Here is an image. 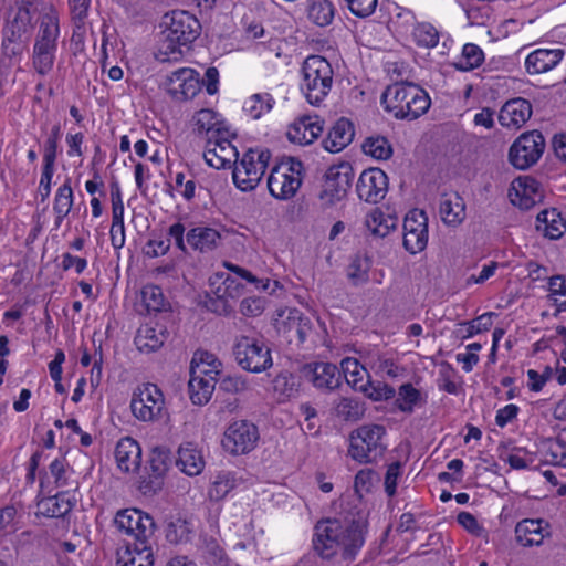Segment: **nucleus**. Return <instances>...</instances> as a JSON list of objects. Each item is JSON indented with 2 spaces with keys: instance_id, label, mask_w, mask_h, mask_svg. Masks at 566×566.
I'll return each mask as SVG.
<instances>
[{
  "instance_id": "obj_31",
  "label": "nucleus",
  "mask_w": 566,
  "mask_h": 566,
  "mask_svg": "<svg viewBox=\"0 0 566 566\" xmlns=\"http://www.w3.org/2000/svg\"><path fill=\"white\" fill-rule=\"evenodd\" d=\"M439 212L442 221L452 227H457L465 219V203L462 197L457 192L443 195L440 200Z\"/></svg>"
},
{
  "instance_id": "obj_39",
  "label": "nucleus",
  "mask_w": 566,
  "mask_h": 566,
  "mask_svg": "<svg viewBox=\"0 0 566 566\" xmlns=\"http://www.w3.org/2000/svg\"><path fill=\"white\" fill-rule=\"evenodd\" d=\"M39 505L44 515L55 518L64 517L73 507V503L66 497L65 493L44 499Z\"/></svg>"
},
{
  "instance_id": "obj_9",
  "label": "nucleus",
  "mask_w": 566,
  "mask_h": 566,
  "mask_svg": "<svg viewBox=\"0 0 566 566\" xmlns=\"http://www.w3.org/2000/svg\"><path fill=\"white\" fill-rule=\"evenodd\" d=\"M271 153L268 149H249L240 161H235L233 181L243 191L253 190L264 175Z\"/></svg>"
},
{
  "instance_id": "obj_18",
  "label": "nucleus",
  "mask_w": 566,
  "mask_h": 566,
  "mask_svg": "<svg viewBox=\"0 0 566 566\" xmlns=\"http://www.w3.org/2000/svg\"><path fill=\"white\" fill-rule=\"evenodd\" d=\"M302 377L321 390L332 391L342 385V373L332 363H312L303 366Z\"/></svg>"
},
{
  "instance_id": "obj_54",
  "label": "nucleus",
  "mask_w": 566,
  "mask_h": 566,
  "mask_svg": "<svg viewBox=\"0 0 566 566\" xmlns=\"http://www.w3.org/2000/svg\"><path fill=\"white\" fill-rule=\"evenodd\" d=\"M295 377L290 373H281L273 379V388L276 392L290 397L295 391Z\"/></svg>"
},
{
  "instance_id": "obj_29",
  "label": "nucleus",
  "mask_w": 566,
  "mask_h": 566,
  "mask_svg": "<svg viewBox=\"0 0 566 566\" xmlns=\"http://www.w3.org/2000/svg\"><path fill=\"white\" fill-rule=\"evenodd\" d=\"M221 240L220 232L209 227H196L186 234L187 244L200 253H207L217 249Z\"/></svg>"
},
{
  "instance_id": "obj_15",
  "label": "nucleus",
  "mask_w": 566,
  "mask_h": 566,
  "mask_svg": "<svg viewBox=\"0 0 566 566\" xmlns=\"http://www.w3.org/2000/svg\"><path fill=\"white\" fill-rule=\"evenodd\" d=\"M258 440L259 430L256 426L247 420H239L227 428L222 446L231 454H245L255 448Z\"/></svg>"
},
{
  "instance_id": "obj_4",
  "label": "nucleus",
  "mask_w": 566,
  "mask_h": 566,
  "mask_svg": "<svg viewBox=\"0 0 566 566\" xmlns=\"http://www.w3.org/2000/svg\"><path fill=\"white\" fill-rule=\"evenodd\" d=\"M39 29L32 49V67L41 75H48L54 66L60 36L57 11L51 6L39 18Z\"/></svg>"
},
{
  "instance_id": "obj_37",
  "label": "nucleus",
  "mask_w": 566,
  "mask_h": 566,
  "mask_svg": "<svg viewBox=\"0 0 566 566\" xmlns=\"http://www.w3.org/2000/svg\"><path fill=\"white\" fill-rule=\"evenodd\" d=\"M167 336L166 331L163 328L157 331L155 327L144 325L137 331L135 344L142 352H154L164 345Z\"/></svg>"
},
{
  "instance_id": "obj_42",
  "label": "nucleus",
  "mask_w": 566,
  "mask_h": 566,
  "mask_svg": "<svg viewBox=\"0 0 566 566\" xmlns=\"http://www.w3.org/2000/svg\"><path fill=\"white\" fill-rule=\"evenodd\" d=\"M365 224L374 235L385 238L396 228L397 219L391 217L386 218L381 211L376 209L366 217Z\"/></svg>"
},
{
  "instance_id": "obj_47",
  "label": "nucleus",
  "mask_w": 566,
  "mask_h": 566,
  "mask_svg": "<svg viewBox=\"0 0 566 566\" xmlns=\"http://www.w3.org/2000/svg\"><path fill=\"white\" fill-rule=\"evenodd\" d=\"M413 36L419 45L434 48L439 43L438 30L428 22L418 23L413 29Z\"/></svg>"
},
{
  "instance_id": "obj_62",
  "label": "nucleus",
  "mask_w": 566,
  "mask_h": 566,
  "mask_svg": "<svg viewBox=\"0 0 566 566\" xmlns=\"http://www.w3.org/2000/svg\"><path fill=\"white\" fill-rule=\"evenodd\" d=\"M218 292L221 296H226L229 300H234L241 295L242 286L234 279L227 277L222 285L218 286Z\"/></svg>"
},
{
  "instance_id": "obj_33",
  "label": "nucleus",
  "mask_w": 566,
  "mask_h": 566,
  "mask_svg": "<svg viewBox=\"0 0 566 566\" xmlns=\"http://www.w3.org/2000/svg\"><path fill=\"white\" fill-rule=\"evenodd\" d=\"M536 222V229L552 240L559 239L566 231V221L557 209L541 211Z\"/></svg>"
},
{
  "instance_id": "obj_53",
  "label": "nucleus",
  "mask_w": 566,
  "mask_h": 566,
  "mask_svg": "<svg viewBox=\"0 0 566 566\" xmlns=\"http://www.w3.org/2000/svg\"><path fill=\"white\" fill-rule=\"evenodd\" d=\"M214 296H210L205 306L212 313L218 315H229L233 311V305L230 303V300L226 296H221L218 292V289L213 291Z\"/></svg>"
},
{
  "instance_id": "obj_14",
  "label": "nucleus",
  "mask_w": 566,
  "mask_h": 566,
  "mask_svg": "<svg viewBox=\"0 0 566 566\" xmlns=\"http://www.w3.org/2000/svg\"><path fill=\"white\" fill-rule=\"evenodd\" d=\"M165 400L161 390L155 384L138 387L130 401L133 415L140 421H154L161 416Z\"/></svg>"
},
{
  "instance_id": "obj_13",
  "label": "nucleus",
  "mask_w": 566,
  "mask_h": 566,
  "mask_svg": "<svg viewBox=\"0 0 566 566\" xmlns=\"http://www.w3.org/2000/svg\"><path fill=\"white\" fill-rule=\"evenodd\" d=\"M353 178L354 169L348 163L329 167L325 174V180L318 196L323 206L331 207L344 199Z\"/></svg>"
},
{
  "instance_id": "obj_11",
  "label": "nucleus",
  "mask_w": 566,
  "mask_h": 566,
  "mask_svg": "<svg viewBox=\"0 0 566 566\" xmlns=\"http://www.w3.org/2000/svg\"><path fill=\"white\" fill-rule=\"evenodd\" d=\"M545 149V138L539 130L523 133L511 145L509 160L517 169L525 170L535 165Z\"/></svg>"
},
{
  "instance_id": "obj_23",
  "label": "nucleus",
  "mask_w": 566,
  "mask_h": 566,
  "mask_svg": "<svg viewBox=\"0 0 566 566\" xmlns=\"http://www.w3.org/2000/svg\"><path fill=\"white\" fill-rule=\"evenodd\" d=\"M323 132V125L317 117L302 116L287 128V139L298 145H310Z\"/></svg>"
},
{
  "instance_id": "obj_51",
  "label": "nucleus",
  "mask_w": 566,
  "mask_h": 566,
  "mask_svg": "<svg viewBox=\"0 0 566 566\" xmlns=\"http://www.w3.org/2000/svg\"><path fill=\"white\" fill-rule=\"evenodd\" d=\"M230 133L228 129H223V134H216L212 138L213 147H217L220 156L229 159L228 165H231L233 158H238L237 148L230 142Z\"/></svg>"
},
{
  "instance_id": "obj_7",
  "label": "nucleus",
  "mask_w": 566,
  "mask_h": 566,
  "mask_svg": "<svg viewBox=\"0 0 566 566\" xmlns=\"http://www.w3.org/2000/svg\"><path fill=\"white\" fill-rule=\"evenodd\" d=\"M385 433V428L379 424H365L357 428L349 436L348 454L361 463L376 461L386 450L381 441Z\"/></svg>"
},
{
  "instance_id": "obj_45",
  "label": "nucleus",
  "mask_w": 566,
  "mask_h": 566,
  "mask_svg": "<svg viewBox=\"0 0 566 566\" xmlns=\"http://www.w3.org/2000/svg\"><path fill=\"white\" fill-rule=\"evenodd\" d=\"M234 486L235 479L233 474L230 472H220L211 483L208 497L211 501L219 502L223 500Z\"/></svg>"
},
{
  "instance_id": "obj_55",
  "label": "nucleus",
  "mask_w": 566,
  "mask_h": 566,
  "mask_svg": "<svg viewBox=\"0 0 566 566\" xmlns=\"http://www.w3.org/2000/svg\"><path fill=\"white\" fill-rule=\"evenodd\" d=\"M220 365L214 356L207 352L196 353L191 360V366H200L208 371V375H217Z\"/></svg>"
},
{
  "instance_id": "obj_3",
  "label": "nucleus",
  "mask_w": 566,
  "mask_h": 566,
  "mask_svg": "<svg viewBox=\"0 0 566 566\" xmlns=\"http://www.w3.org/2000/svg\"><path fill=\"white\" fill-rule=\"evenodd\" d=\"M381 104L395 118L415 120L428 112L431 99L420 86L400 82L387 86L381 94Z\"/></svg>"
},
{
  "instance_id": "obj_5",
  "label": "nucleus",
  "mask_w": 566,
  "mask_h": 566,
  "mask_svg": "<svg viewBox=\"0 0 566 566\" xmlns=\"http://www.w3.org/2000/svg\"><path fill=\"white\" fill-rule=\"evenodd\" d=\"M302 74V92L310 104L318 105L332 88L334 76L332 65L321 55H310L303 62Z\"/></svg>"
},
{
  "instance_id": "obj_1",
  "label": "nucleus",
  "mask_w": 566,
  "mask_h": 566,
  "mask_svg": "<svg viewBox=\"0 0 566 566\" xmlns=\"http://www.w3.org/2000/svg\"><path fill=\"white\" fill-rule=\"evenodd\" d=\"M364 527L356 520L345 523L336 518L318 521L314 527V551L323 558H331L342 549L344 558L352 559L364 545Z\"/></svg>"
},
{
  "instance_id": "obj_34",
  "label": "nucleus",
  "mask_w": 566,
  "mask_h": 566,
  "mask_svg": "<svg viewBox=\"0 0 566 566\" xmlns=\"http://www.w3.org/2000/svg\"><path fill=\"white\" fill-rule=\"evenodd\" d=\"M192 123L198 135H207L209 145L212 144L216 134H223L224 128L221 126L219 114L212 109L198 111L192 117Z\"/></svg>"
},
{
  "instance_id": "obj_8",
  "label": "nucleus",
  "mask_w": 566,
  "mask_h": 566,
  "mask_svg": "<svg viewBox=\"0 0 566 566\" xmlns=\"http://www.w3.org/2000/svg\"><path fill=\"white\" fill-rule=\"evenodd\" d=\"M303 164L295 158L283 159L274 166L268 178L270 193L281 200L293 198L302 185Z\"/></svg>"
},
{
  "instance_id": "obj_49",
  "label": "nucleus",
  "mask_w": 566,
  "mask_h": 566,
  "mask_svg": "<svg viewBox=\"0 0 566 566\" xmlns=\"http://www.w3.org/2000/svg\"><path fill=\"white\" fill-rule=\"evenodd\" d=\"M369 262L366 258L356 255L347 269V277L358 285L368 281Z\"/></svg>"
},
{
  "instance_id": "obj_48",
  "label": "nucleus",
  "mask_w": 566,
  "mask_h": 566,
  "mask_svg": "<svg viewBox=\"0 0 566 566\" xmlns=\"http://www.w3.org/2000/svg\"><path fill=\"white\" fill-rule=\"evenodd\" d=\"M359 391L374 401L388 400L396 396L394 387L380 381H368L364 387H359Z\"/></svg>"
},
{
  "instance_id": "obj_17",
  "label": "nucleus",
  "mask_w": 566,
  "mask_h": 566,
  "mask_svg": "<svg viewBox=\"0 0 566 566\" xmlns=\"http://www.w3.org/2000/svg\"><path fill=\"white\" fill-rule=\"evenodd\" d=\"M356 191L360 200L378 203L388 191V177L379 168L366 169L360 174Z\"/></svg>"
},
{
  "instance_id": "obj_57",
  "label": "nucleus",
  "mask_w": 566,
  "mask_h": 566,
  "mask_svg": "<svg viewBox=\"0 0 566 566\" xmlns=\"http://www.w3.org/2000/svg\"><path fill=\"white\" fill-rule=\"evenodd\" d=\"M353 14L366 18L373 14L377 7V0H346Z\"/></svg>"
},
{
  "instance_id": "obj_27",
  "label": "nucleus",
  "mask_w": 566,
  "mask_h": 566,
  "mask_svg": "<svg viewBox=\"0 0 566 566\" xmlns=\"http://www.w3.org/2000/svg\"><path fill=\"white\" fill-rule=\"evenodd\" d=\"M354 135L353 123L342 117L329 129L326 138L323 140V146L329 153H338L352 143Z\"/></svg>"
},
{
  "instance_id": "obj_22",
  "label": "nucleus",
  "mask_w": 566,
  "mask_h": 566,
  "mask_svg": "<svg viewBox=\"0 0 566 566\" xmlns=\"http://www.w3.org/2000/svg\"><path fill=\"white\" fill-rule=\"evenodd\" d=\"M214 375H208L200 366H190V380L188 384L190 399L193 405L207 403L216 388Z\"/></svg>"
},
{
  "instance_id": "obj_20",
  "label": "nucleus",
  "mask_w": 566,
  "mask_h": 566,
  "mask_svg": "<svg viewBox=\"0 0 566 566\" xmlns=\"http://www.w3.org/2000/svg\"><path fill=\"white\" fill-rule=\"evenodd\" d=\"M171 462L170 452L166 448H154L149 457L150 474L140 481L139 490L145 495H153L161 490L163 478Z\"/></svg>"
},
{
  "instance_id": "obj_59",
  "label": "nucleus",
  "mask_w": 566,
  "mask_h": 566,
  "mask_svg": "<svg viewBox=\"0 0 566 566\" xmlns=\"http://www.w3.org/2000/svg\"><path fill=\"white\" fill-rule=\"evenodd\" d=\"M220 390L224 392H240L247 389V381L239 376H224L219 382Z\"/></svg>"
},
{
  "instance_id": "obj_28",
  "label": "nucleus",
  "mask_w": 566,
  "mask_h": 566,
  "mask_svg": "<svg viewBox=\"0 0 566 566\" xmlns=\"http://www.w3.org/2000/svg\"><path fill=\"white\" fill-rule=\"evenodd\" d=\"M282 326L290 344L295 343L296 345H301L305 343L313 333L312 321L297 311L290 312V315L283 322Z\"/></svg>"
},
{
  "instance_id": "obj_30",
  "label": "nucleus",
  "mask_w": 566,
  "mask_h": 566,
  "mask_svg": "<svg viewBox=\"0 0 566 566\" xmlns=\"http://www.w3.org/2000/svg\"><path fill=\"white\" fill-rule=\"evenodd\" d=\"M562 57V50H536L526 57L525 67L530 74L545 73L554 69Z\"/></svg>"
},
{
  "instance_id": "obj_46",
  "label": "nucleus",
  "mask_w": 566,
  "mask_h": 566,
  "mask_svg": "<svg viewBox=\"0 0 566 566\" xmlns=\"http://www.w3.org/2000/svg\"><path fill=\"white\" fill-rule=\"evenodd\" d=\"M484 61L483 51L475 44L468 43L463 46L461 61L457 67L462 71H470L479 67Z\"/></svg>"
},
{
  "instance_id": "obj_21",
  "label": "nucleus",
  "mask_w": 566,
  "mask_h": 566,
  "mask_svg": "<svg viewBox=\"0 0 566 566\" xmlns=\"http://www.w3.org/2000/svg\"><path fill=\"white\" fill-rule=\"evenodd\" d=\"M532 104L522 97L507 101L500 109L499 123L506 128L520 129L532 116Z\"/></svg>"
},
{
  "instance_id": "obj_36",
  "label": "nucleus",
  "mask_w": 566,
  "mask_h": 566,
  "mask_svg": "<svg viewBox=\"0 0 566 566\" xmlns=\"http://www.w3.org/2000/svg\"><path fill=\"white\" fill-rule=\"evenodd\" d=\"M365 410V403L354 397H339L333 403L334 415L344 421L356 422L360 420Z\"/></svg>"
},
{
  "instance_id": "obj_63",
  "label": "nucleus",
  "mask_w": 566,
  "mask_h": 566,
  "mask_svg": "<svg viewBox=\"0 0 566 566\" xmlns=\"http://www.w3.org/2000/svg\"><path fill=\"white\" fill-rule=\"evenodd\" d=\"M170 248V239L167 240H149L144 252L149 258H157L168 252Z\"/></svg>"
},
{
  "instance_id": "obj_35",
  "label": "nucleus",
  "mask_w": 566,
  "mask_h": 566,
  "mask_svg": "<svg viewBox=\"0 0 566 566\" xmlns=\"http://www.w3.org/2000/svg\"><path fill=\"white\" fill-rule=\"evenodd\" d=\"M176 464L184 473L193 476L203 470L205 461L192 443H186L179 447Z\"/></svg>"
},
{
  "instance_id": "obj_26",
  "label": "nucleus",
  "mask_w": 566,
  "mask_h": 566,
  "mask_svg": "<svg viewBox=\"0 0 566 566\" xmlns=\"http://www.w3.org/2000/svg\"><path fill=\"white\" fill-rule=\"evenodd\" d=\"M117 566H153L154 556L148 543H128L117 551Z\"/></svg>"
},
{
  "instance_id": "obj_61",
  "label": "nucleus",
  "mask_w": 566,
  "mask_h": 566,
  "mask_svg": "<svg viewBox=\"0 0 566 566\" xmlns=\"http://www.w3.org/2000/svg\"><path fill=\"white\" fill-rule=\"evenodd\" d=\"M203 157L206 163L216 169L224 168L226 166H228L229 163V159L220 156L217 147H213V145H209L208 142L207 148L203 153Z\"/></svg>"
},
{
  "instance_id": "obj_60",
  "label": "nucleus",
  "mask_w": 566,
  "mask_h": 566,
  "mask_svg": "<svg viewBox=\"0 0 566 566\" xmlns=\"http://www.w3.org/2000/svg\"><path fill=\"white\" fill-rule=\"evenodd\" d=\"M400 467L399 462H394L387 469L385 475V490L389 496H392L396 493L397 480L400 475Z\"/></svg>"
},
{
  "instance_id": "obj_38",
  "label": "nucleus",
  "mask_w": 566,
  "mask_h": 566,
  "mask_svg": "<svg viewBox=\"0 0 566 566\" xmlns=\"http://www.w3.org/2000/svg\"><path fill=\"white\" fill-rule=\"evenodd\" d=\"M73 207V190L71 187V179L67 178L66 181L59 187L54 198L53 210L56 216L55 218V228H59L63 219L70 213Z\"/></svg>"
},
{
  "instance_id": "obj_6",
  "label": "nucleus",
  "mask_w": 566,
  "mask_h": 566,
  "mask_svg": "<svg viewBox=\"0 0 566 566\" xmlns=\"http://www.w3.org/2000/svg\"><path fill=\"white\" fill-rule=\"evenodd\" d=\"M31 29V7L28 6V2L17 1V11L7 14L2 29L1 48L3 53L9 57L21 54L24 38H28Z\"/></svg>"
},
{
  "instance_id": "obj_40",
  "label": "nucleus",
  "mask_w": 566,
  "mask_h": 566,
  "mask_svg": "<svg viewBox=\"0 0 566 566\" xmlns=\"http://www.w3.org/2000/svg\"><path fill=\"white\" fill-rule=\"evenodd\" d=\"M424 402L421 392L411 384H403L398 389L395 406L402 412L411 413L416 406Z\"/></svg>"
},
{
  "instance_id": "obj_44",
  "label": "nucleus",
  "mask_w": 566,
  "mask_h": 566,
  "mask_svg": "<svg viewBox=\"0 0 566 566\" xmlns=\"http://www.w3.org/2000/svg\"><path fill=\"white\" fill-rule=\"evenodd\" d=\"M311 21L319 27L328 25L334 18V7L327 0H314L307 9Z\"/></svg>"
},
{
  "instance_id": "obj_50",
  "label": "nucleus",
  "mask_w": 566,
  "mask_h": 566,
  "mask_svg": "<svg viewBox=\"0 0 566 566\" xmlns=\"http://www.w3.org/2000/svg\"><path fill=\"white\" fill-rule=\"evenodd\" d=\"M273 102L270 94H254L247 103V109L252 118L258 119L263 113L271 111Z\"/></svg>"
},
{
  "instance_id": "obj_58",
  "label": "nucleus",
  "mask_w": 566,
  "mask_h": 566,
  "mask_svg": "<svg viewBox=\"0 0 566 566\" xmlns=\"http://www.w3.org/2000/svg\"><path fill=\"white\" fill-rule=\"evenodd\" d=\"M72 19L80 28L87 17L91 0H69Z\"/></svg>"
},
{
  "instance_id": "obj_19",
  "label": "nucleus",
  "mask_w": 566,
  "mask_h": 566,
  "mask_svg": "<svg viewBox=\"0 0 566 566\" xmlns=\"http://www.w3.org/2000/svg\"><path fill=\"white\" fill-rule=\"evenodd\" d=\"M166 85L172 98L180 102L193 98L201 88L199 73L187 67L174 72Z\"/></svg>"
},
{
  "instance_id": "obj_64",
  "label": "nucleus",
  "mask_w": 566,
  "mask_h": 566,
  "mask_svg": "<svg viewBox=\"0 0 566 566\" xmlns=\"http://www.w3.org/2000/svg\"><path fill=\"white\" fill-rule=\"evenodd\" d=\"M458 523L473 535H480L482 527L480 526L476 517L469 512H461L457 516Z\"/></svg>"
},
{
  "instance_id": "obj_41",
  "label": "nucleus",
  "mask_w": 566,
  "mask_h": 566,
  "mask_svg": "<svg viewBox=\"0 0 566 566\" xmlns=\"http://www.w3.org/2000/svg\"><path fill=\"white\" fill-rule=\"evenodd\" d=\"M363 151L378 160H387L392 156V146L389 140L380 135L369 136L361 145Z\"/></svg>"
},
{
  "instance_id": "obj_25",
  "label": "nucleus",
  "mask_w": 566,
  "mask_h": 566,
  "mask_svg": "<svg viewBox=\"0 0 566 566\" xmlns=\"http://www.w3.org/2000/svg\"><path fill=\"white\" fill-rule=\"evenodd\" d=\"M548 523L542 518H526L515 526L517 542L523 546L539 545L545 536L549 535Z\"/></svg>"
},
{
  "instance_id": "obj_56",
  "label": "nucleus",
  "mask_w": 566,
  "mask_h": 566,
  "mask_svg": "<svg viewBox=\"0 0 566 566\" xmlns=\"http://www.w3.org/2000/svg\"><path fill=\"white\" fill-rule=\"evenodd\" d=\"M265 300L263 297H245L240 303V312L244 316L254 317L264 311Z\"/></svg>"
},
{
  "instance_id": "obj_10",
  "label": "nucleus",
  "mask_w": 566,
  "mask_h": 566,
  "mask_svg": "<svg viewBox=\"0 0 566 566\" xmlns=\"http://www.w3.org/2000/svg\"><path fill=\"white\" fill-rule=\"evenodd\" d=\"M233 356L242 369L251 373H261L272 366L270 348L253 337H238L233 345Z\"/></svg>"
},
{
  "instance_id": "obj_16",
  "label": "nucleus",
  "mask_w": 566,
  "mask_h": 566,
  "mask_svg": "<svg viewBox=\"0 0 566 566\" xmlns=\"http://www.w3.org/2000/svg\"><path fill=\"white\" fill-rule=\"evenodd\" d=\"M428 243V217L423 210H410L403 220V247L411 254L423 251Z\"/></svg>"
},
{
  "instance_id": "obj_2",
  "label": "nucleus",
  "mask_w": 566,
  "mask_h": 566,
  "mask_svg": "<svg viewBox=\"0 0 566 566\" xmlns=\"http://www.w3.org/2000/svg\"><path fill=\"white\" fill-rule=\"evenodd\" d=\"M161 40L158 52L155 54L160 62L177 61L187 51L201 33L200 21L187 11L174 10L163 18Z\"/></svg>"
},
{
  "instance_id": "obj_12",
  "label": "nucleus",
  "mask_w": 566,
  "mask_h": 566,
  "mask_svg": "<svg viewBox=\"0 0 566 566\" xmlns=\"http://www.w3.org/2000/svg\"><path fill=\"white\" fill-rule=\"evenodd\" d=\"M114 524L117 530L135 539L134 543H148L154 535V518L138 509H125L116 513Z\"/></svg>"
},
{
  "instance_id": "obj_32",
  "label": "nucleus",
  "mask_w": 566,
  "mask_h": 566,
  "mask_svg": "<svg viewBox=\"0 0 566 566\" xmlns=\"http://www.w3.org/2000/svg\"><path fill=\"white\" fill-rule=\"evenodd\" d=\"M192 533V522L180 513L169 515L166 518L165 536L169 543H187L190 541Z\"/></svg>"
},
{
  "instance_id": "obj_24",
  "label": "nucleus",
  "mask_w": 566,
  "mask_h": 566,
  "mask_svg": "<svg viewBox=\"0 0 566 566\" xmlns=\"http://www.w3.org/2000/svg\"><path fill=\"white\" fill-rule=\"evenodd\" d=\"M115 459L123 472H135L142 463V448L139 443L130 438L120 439L115 448Z\"/></svg>"
},
{
  "instance_id": "obj_52",
  "label": "nucleus",
  "mask_w": 566,
  "mask_h": 566,
  "mask_svg": "<svg viewBox=\"0 0 566 566\" xmlns=\"http://www.w3.org/2000/svg\"><path fill=\"white\" fill-rule=\"evenodd\" d=\"M493 313H485L470 322L461 323V326H465V333L461 336L463 339L470 338L475 334L489 331L492 326Z\"/></svg>"
},
{
  "instance_id": "obj_43",
  "label": "nucleus",
  "mask_w": 566,
  "mask_h": 566,
  "mask_svg": "<svg viewBox=\"0 0 566 566\" xmlns=\"http://www.w3.org/2000/svg\"><path fill=\"white\" fill-rule=\"evenodd\" d=\"M139 306L143 307L140 310V313H151V312H159L165 306V297L163 294V291L159 286L148 284L143 287L140 292V304Z\"/></svg>"
}]
</instances>
